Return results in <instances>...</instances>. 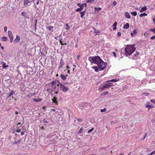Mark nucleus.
I'll return each mask as SVG.
<instances>
[{"instance_id":"a19ab883","label":"nucleus","mask_w":155,"mask_h":155,"mask_svg":"<svg viewBox=\"0 0 155 155\" xmlns=\"http://www.w3.org/2000/svg\"><path fill=\"white\" fill-rule=\"evenodd\" d=\"M143 94H144L146 96H148L149 95V93L148 92H146L144 93Z\"/></svg>"},{"instance_id":"cd10ccee","label":"nucleus","mask_w":155,"mask_h":155,"mask_svg":"<svg viewBox=\"0 0 155 155\" xmlns=\"http://www.w3.org/2000/svg\"><path fill=\"white\" fill-rule=\"evenodd\" d=\"M2 40L3 41H6L8 40L7 37L3 36L2 38Z\"/></svg>"},{"instance_id":"7ed1b4c3","label":"nucleus","mask_w":155,"mask_h":155,"mask_svg":"<svg viewBox=\"0 0 155 155\" xmlns=\"http://www.w3.org/2000/svg\"><path fill=\"white\" fill-rule=\"evenodd\" d=\"M97 65L98 67L99 70L102 71L104 70L106 68L107 64L101 59V61L98 62Z\"/></svg>"},{"instance_id":"052dcab7","label":"nucleus","mask_w":155,"mask_h":155,"mask_svg":"<svg viewBox=\"0 0 155 155\" xmlns=\"http://www.w3.org/2000/svg\"><path fill=\"white\" fill-rule=\"evenodd\" d=\"M116 29H117L116 27H114V28H113V30H115Z\"/></svg>"},{"instance_id":"4d7b16f0","label":"nucleus","mask_w":155,"mask_h":155,"mask_svg":"<svg viewBox=\"0 0 155 155\" xmlns=\"http://www.w3.org/2000/svg\"><path fill=\"white\" fill-rule=\"evenodd\" d=\"M51 111H53L54 112H55V110L54 109H52L51 110Z\"/></svg>"},{"instance_id":"338daca9","label":"nucleus","mask_w":155,"mask_h":155,"mask_svg":"<svg viewBox=\"0 0 155 155\" xmlns=\"http://www.w3.org/2000/svg\"><path fill=\"white\" fill-rule=\"evenodd\" d=\"M21 124V122L18 123L17 124V126L18 127L19 125H20Z\"/></svg>"},{"instance_id":"8fccbe9b","label":"nucleus","mask_w":155,"mask_h":155,"mask_svg":"<svg viewBox=\"0 0 155 155\" xmlns=\"http://www.w3.org/2000/svg\"><path fill=\"white\" fill-rule=\"evenodd\" d=\"M117 35L119 36H120L121 35V33L120 32H117Z\"/></svg>"},{"instance_id":"5fc2aeb1","label":"nucleus","mask_w":155,"mask_h":155,"mask_svg":"<svg viewBox=\"0 0 155 155\" xmlns=\"http://www.w3.org/2000/svg\"><path fill=\"white\" fill-rule=\"evenodd\" d=\"M77 5L79 6V7H80L81 6V4L80 3H78V4H77Z\"/></svg>"},{"instance_id":"e2e57ef3","label":"nucleus","mask_w":155,"mask_h":155,"mask_svg":"<svg viewBox=\"0 0 155 155\" xmlns=\"http://www.w3.org/2000/svg\"><path fill=\"white\" fill-rule=\"evenodd\" d=\"M24 132H21V135H24Z\"/></svg>"},{"instance_id":"09e8293b","label":"nucleus","mask_w":155,"mask_h":155,"mask_svg":"<svg viewBox=\"0 0 155 155\" xmlns=\"http://www.w3.org/2000/svg\"><path fill=\"white\" fill-rule=\"evenodd\" d=\"M112 53L113 54L114 56V57L116 56V54L115 52L113 51Z\"/></svg>"},{"instance_id":"423d86ee","label":"nucleus","mask_w":155,"mask_h":155,"mask_svg":"<svg viewBox=\"0 0 155 155\" xmlns=\"http://www.w3.org/2000/svg\"><path fill=\"white\" fill-rule=\"evenodd\" d=\"M87 4L84 3L81 4V6L80 7V8H78L76 9L75 11L77 12H80L82 10L84 6L87 8Z\"/></svg>"},{"instance_id":"864d4df0","label":"nucleus","mask_w":155,"mask_h":155,"mask_svg":"<svg viewBox=\"0 0 155 155\" xmlns=\"http://www.w3.org/2000/svg\"><path fill=\"white\" fill-rule=\"evenodd\" d=\"M77 120L79 122H81L82 121V120L81 119H77Z\"/></svg>"},{"instance_id":"bf43d9fd","label":"nucleus","mask_w":155,"mask_h":155,"mask_svg":"<svg viewBox=\"0 0 155 155\" xmlns=\"http://www.w3.org/2000/svg\"><path fill=\"white\" fill-rule=\"evenodd\" d=\"M30 95H31V96H34L35 95V94L34 93H31L30 94Z\"/></svg>"},{"instance_id":"13d9d810","label":"nucleus","mask_w":155,"mask_h":155,"mask_svg":"<svg viewBox=\"0 0 155 155\" xmlns=\"http://www.w3.org/2000/svg\"><path fill=\"white\" fill-rule=\"evenodd\" d=\"M153 22H155V16L154 17V18L153 19Z\"/></svg>"},{"instance_id":"a18cd8bd","label":"nucleus","mask_w":155,"mask_h":155,"mask_svg":"<svg viewBox=\"0 0 155 155\" xmlns=\"http://www.w3.org/2000/svg\"><path fill=\"white\" fill-rule=\"evenodd\" d=\"M155 39V35L153 36H152L150 38V39L151 40H154Z\"/></svg>"},{"instance_id":"c9c22d12","label":"nucleus","mask_w":155,"mask_h":155,"mask_svg":"<svg viewBox=\"0 0 155 155\" xmlns=\"http://www.w3.org/2000/svg\"><path fill=\"white\" fill-rule=\"evenodd\" d=\"M155 153V150L153 151L152 152L150 153H149L148 155H151Z\"/></svg>"},{"instance_id":"6ab92c4d","label":"nucleus","mask_w":155,"mask_h":155,"mask_svg":"<svg viewBox=\"0 0 155 155\" xmlns=\"http://www.w3.org/2000/svg\"><path fill=\"white\" fill-rule=\"evenodd\" d=\"M33 100L35 101L36 102H38L39 101H41L42 100V98H38V99H36V98H34L33 99Z\"/></svg>"},{"instance_id":"6e6d98bb","label":"nucleus","mask_w":155,"mask_h":155,"mask_svg":"<svg viewBox=\"0 0 155 155\" xmlns=\"http://www.w3.org/2000/svg\"><path fill=\"white\" fill-rule=\"evenodd\" d=\"M20 139L19 140V141H18V142H16V141H15L14 143H15V144H17L18 142H19V141H20Z\"/></svg>"},{"instance_id":"f8f14e48","label":"nucleus","mask_w":155,"mask_h":155,"mask_svg":"<svg viewBox=\"0 0 155 155\" xmlns=\"http://www.w3.org/2000/svg\"><path fill=\"white\" fill-rule=\"evenodd\" d=\"M1 64L3 65L2 68H6L8 67V65H6V63L3 61H1Z\"/></svg>"},{"instance_id":"49530a36","label":"nucleus","mask_w":155,"mask_h":155,"mask_svg":"<svg viewBox=\"0 0 155 155\" xmlns=\"http://www.w3.org/2000/svg\"><path fill=\"white\" fill-rule=\"evenodd\" d=\"M21 129H17L16 130V132H17L18 133H19V132H21Z\"/></svg>"},{"instance_id":"0e129e2a","label":"nucleus","mask_w":155,"mask_h":155,"mask_svg":"<svg viewBox=\"0 0 155 155\" xmlns=\"http://www.w3.org/2000/svg\"><path fill=\"white\" fill-rule=\"evenodd\" d=\"M147 133H146L145 135V136L144 137L143 139H145V137H146L147 135Z\"/></svg>"},{"instance_id":"aec40b11","label":"nucleus","mask_w":155,"mask_h":155,"mask_svg":"<svg viewBox=\"0 0 155 155\" xmlns=\"http://www.w3.org/2000/svg\"><path fill=\"white\" fill-rule=\"evenodd\" d=\"M8 35L9 38H11L13 36L12 32L11 31L8 30Z\"/></svg>"},{"instance_id":"6e6552de","label":"nucleus","mask_w":155,"mask_h":155,"mask_svg":"<svg viewBox=\"0 0 155 155\" xmlns=\"http://www.w3.org/2000/svg\"><path fill=\"white\" fill-rule=\"evenodd\" d=\"M54 96L53 97V98L52 99V102L54 103L56 105H57L58 104V102L57 101V98L56 97V95H54Z\"/></svg>"},{"instance_id":"58836bf2","label":"nucleus","mask_w":155,"mask_h":155,"mask_svg":"<svg viewBox=\"0 0 155 155\" xmlns=\"http://www.w3.org/2000/svg\"><path fill=\"white\" fill-rule=\"evenodd\" d=\"M106 108H105L103 109H101V112H103L106 111Z\"/></svg>"},{"instance_id":"473e14b6","label":"nucleus","mask_w":155,"mask_h":155,"mask_svg":"<svg viewBox=\"0 0 155 155\" xmlns=\"http://www.w3.org/2000/svg\"><path fill=\"white\" fill-rule=\"evenodd\" d=\"M94 129V128L93 127H92L91 129L89 130H88L87 131V133L89 134L90 133H91L93 130Z\"/></svg>"},{"instance_id":"4c0bfd02","label":"nucleus","mask_w":155,"mask_h":155,"mask_svg":"<svg viewBox=\"0 0 155 155\" xmlns=\"http://www.w3.org/2000/svg\"><path fill=\"white\" fill-rule=\"evenodd\" d=\"M65 25L67 27L65 28V29L67 30H68L69 29V28H70V27L68 25V24H66Z\"/></svg>"},{"instance_id":"412c9836","label":"nucleus","mask_w":155,"mask_h":155,"mask_svg":"<svg viewBox=\"0 0 155 155\" xmlns=\"http://www.w3.org/2000/svg\"><path fill=\"white\" fill-rule=\"evenodd\" d=\"M119 80V79L117 78V79H112V80L108 81H107V82H116L117 81H118Z\"/></svg>"},{"instance_id":"5701e85b","label":"nucleus","mask_w":155,"mask_h":155,"mask_svg":"<svg viewBox=\"0 0 155 155\" xmlns=\"http://www.w3.org/2000/svg\"><path fill=\"white\" fill-rule=\"evenodd\" d=\"M92 68L94 69L96 72L98 71V67L97 66H93Z\"/></svg>"},{"instance_id":"f3484780","label":"nucleus","mask_w":155,"mask_h":155,"mask_svg":"<svg viewBox=\"0 0 155 155\" xmlns=\"http://www.w3.org/2000/svg\"><path fill=\"white\" fill-rule=\"evenodd\" d=\"M137 33V30H134L133 31V32L131 33V35L132 37H133L134 36L135 34H136Z\"/></svg>"},{"instance_id":"20e7f679","label":"nucleus","mask_w":155,"mask_h":155,"mask_svg":"<svg viewBox=\"0 0 155 155\" xmlns=\"http://www.w3.org/2000/svg\"><path fill=\"white\" fill-rule=\"evenodd\" d=\"M113 85V83H110L105 85H103L101 88H99V90L101 89V90H103L105 88H108L112 86Z\"/></svg>"},{"instance_id":"f03ea898","label":"nucleus","mask_w":155,"mask_h":155,"mask_svg":"<svg viewBox=\"0 0 155 155\" xmlns=\"http://www.w3.org/2000/svg\"><path fill=\"white\" fill-rule=\"evenodd\" d=\"M88 60L91 63L98 64V62L101 61V57L98 56L93 57H89L88 58Z\"/></svg>"},{"instance_id":"ea45409f","label":"nucleus","mask_w":155,"mask_h":155,"mask_svg":"<svg viewBox=\"0 0 155 155\" xmlns=\"http://www.w3.org/2000/svg\"><path fill=\"white\" fill-rule=\"evenodd\" d=\"M117 23L116 21L115 22L113 25V26H114V27H116L117 25Z\"/></svg>"},{"instance_id":"de8ad7c7","label":"nucleus","mask_w":155,"mask_h":155,"mask_svg":"<svg viewBox=\"0 0 155 155\" xmlns=\"http://www.w3.org/2000/svg\"><path fill=\"white\" fill-rule=\"evenodd\" d=\"M7 27L6 26H5L4 28V31L5 32H6L7 30Z\"/></svg>"},{"instance_id":"a878e982","label":"nucleus","mask_w":155,"mask_h":155,"mask_svg":"<svg viewBox=\"0 0 155 155\" xmlns=\"http://www.w3.org/2000/svg\"><path fill=\"white\" fill-rule=\"evenodd\" d=\"M85 10L84 11H81L80 12V14L81 15V18H83V16L84 15V13H85Z\"/></svg>"},{"instance_id":"37998d69","label":"nucleus","mask_w":155,"mask_h":155,"mask_svg":"<svg viewBox=\"0 0 155 155\" xmlns=\"http://www.w3.org/2000/svg\"><path fill=\"white\" fill-rule=\"evenodd\" d=\"M117 4V3L116 1H114L113 2V4L114 6H115Z\"/></svg>"},{"instance_id":"4468645a","label":"nucleus","mask_w":155,"mask_h":155,"mask_svg":"<svg viewBox=\"0 0 155 155\" xmlns=\"http://www.w3.org/2000/svg\"><path fill=\"white\" fill-rule=\"evenodd\" d=\"M147 10V8L146 6L142 7L140 10V12H143L146 11Z\"/></svg>"},{"instance_id":"774afa93","label":"nucleus","mask_w":155,"mask_h":155,"mask_svg":"<svg viewBox=\"0 0 155 155\" xmlns=\"http://www.w3.org/2000/svg\"><path fill=\"white\" fill-rule=\"evenodd\" d=\"M15 113L16 114H18V111H16L15 112Z\"/></svg>"},{"instance_id":"dca6fc26","label":"nucleus","mask_w":155,"mask_h":155,"mask_svg":"<svg viewBox=\"0 0 155 155\" xmlns=\"http://www.w3.org/2000/svg\"><path fill=\"white\" fill-rule=\"evenodd\" d=\"M101 8L100 7L98 8H97L96 7H95L94 8V9L95 11L96 12H97V13H98L100 10H101Z\"/></svg>"},{"instance_id":"f257e3e1","label":"nucleus","mask_w":155,"mask_h":155,"mask_svg":"<svg viewBox=\"0 0 155 155\" xmlns=\"http://www.w3.org/2000/svg\"><path fill=\"white\" fill-rule=\"evenodd\" d=\"M134 44L127 45L125 49V52L126 56L131 55L136 50Z\"/></svg>"},{"instance_id":"2f4dec72","label":"nucleus","mask_w":155,"mask_h":155,"mask_svg":"<svg viewBox=\"0 0 155 155\" xmlns=\"http://www.w3.org/2000/svg\"><path fill=\"white\" fill-rule=\"evenodd\" d=\"M83 128L82 127H81L80 128V130L78 131V133L79 134L83 132Z\"/></svg>"},{"instance_id":"bb28decb","label":"nucleus","mask_w":155,"mask_h":155,"mask_svg":"<svg viewBox=\"0 0 155 155\" xmlns=\"http://www.w3.org/2000/svg\"><path fill=\"white\" fill-rule=\"evenodd\" d=\"M147 15V14H146L145 13H143L141 14H140L139 16L140 17H142L143 16H146Z\"/></svg>"},{"instance_id":"1a4fd4ad","label":"nucleus","mask_w":155,"mask_h":155,"mask_svg":"<svg viewBox=\"0 0 155 155\" xmlns=\"http://www.w3.org/2000/svg\"><path fill=\"white\" fill-rule=\"evenodd\" d=\"M64 63L63 61V60L62 59H61L60 61V63L58 65L59 68L60 69L64 65Z\"/></svg>"},{"instance_id":"2eb2a0df","label":"nucleus","mask_w":155,"mask_h":155,"mask_svg":"<svg viewBox=\"0 0 155 155\" xmlns=\"http://www.w3.org/2000/svg\"><path fill=\"white\" fill-rule=\"evenodd\" d=\"M46 28L50 31H53L54 29V27L53 26H48L46 27Z\"/></svg>"},{"instance_id":"a211bd4d","label":"nucleus","mask_w":155,"mask_h":155,"mask_svg":"<svg viewBox=\"0 0 155 155\" xmlns=\"http://www.w3.org/2000/svg\"><path fill=\"white\" fill-rule=\"evenodd\" d=\"M125 16L127 18L130 19V13L128 12H126L125 13Z\"/></svg>"},{"instance_id":"72a5a7b5","label":"nucleus","mask_w":155,"mask_h":155,"mask_svg":"<svg viewBox=\"0 0 155 155\" xmlns=\"http://www.w3.org/2000/svg\"><path fill=\"white\" fill-rule=\"evenodd\" d=\"M150 31L153 32L155 34V28L153 29L150 28Z\"/></svg>"},{"instance_id":"9b49d317","label":"nucleus","mask_w":155,"mask_h":155,"mask_svg":"<svg viewBox=\"0 0 155 155\" xmlns=\"http://www.w3.org/2000/svg\"><path fill=\"white\" fill-rule=\"evenodd\" d=\"M20 38L19 36L17 35L16 36V38L14 40V42L15 43H16L20 41Z\"/></svg>"},{"instance_id":"39448f33","label":"nucleus","mask_w":155,"mask_h":155,"mask_svg":"<svg viewBox=\"0 0 155 155\" xmlns=\"http://www.w3.org/2000/svg\"><path fill=\"white\" fill-rule=\"evenodd\" d=\"M60 86L61 90L64 92L67 91L69 88L68 87H66L64 85L62 84V83L59 84Z\"/></svg>"},{"instance_id":"7c9ffc66","label":"nucleus","mask_w":155,"mask_h":155,"mask_svg":"<svg viewBox=\"0 0 155 155\" xmlns=\"http://www.w3.org/2000/svg\"><path fill=\"white\" fill-rule=\"evenodd\" d=\"M108 93V91H106L105 92H104L103 93H102L101 94V95H106Z\"/></svg>"},{"instance_id":"79ce46f5","label":"nucleus","mask_w":155,"mask_h":155,"mask_svg":"<svg viewBox=\"0 0 155 155\" xmlns=\"http://www.w3.org/2000/svg\"><path fill=\"white\" fill-rule=\"evenodd\" d=\"M140 54V53L139 52L136 51L135 54H134L135 56H136L137 55H139Z\"/></svg>"},{"instance_id":"4be33fe9","label":"nucleus","mask_w":155,"mask_h":155,"mask_svg":"<svg viewBox=\"0 0 155 155\" xmlns=\"http://www.w3.org/2000/svg\"><path fill=\"white\" fill-rule=\"evenodd\" d=\"M15 92L13 90L9 94L8 96V98H9L10 97L12 96L14 94Z\"/></svg>"},{"instance_id":"9d476101","label":"nucleus","mask_w":155,"mask_h":155,"mask_svg":"<svg viewBox=\"0 0 155 155\" xmlns=\"http://www.w3.org/2000/svg\"><path fill=\"white\" fill-rule=\"evenodd\" d=\"M31 1H29V0H24L23 5L25 6H26L28 4L31 3Z\"/></svg>"},{"instance_id":"0eeeda50","label":"nucleus","mask_w":155,"mask_h":155,"mask_svg":"<svg viewBox=\"0 0 155 155\" xmlns=\"http://www.w3.org/2000/svg\"><path fill=\"white\" fill-rule=\"evenodd\" d=\"M145 107L146 108H149V109L150 108H154V106L152 104H150V103L149 102H147L145 105Z\"/></svg>"},{"instance_id":"69168bd1","label":"nucleus","mask_w":155,"mask_h":155,"mask_svg":"<svg viewBox=\"0 0 155 155\" xmlns=\"http://www.w3.org/2000/svg\"><path fill=\"white\" fill-rule=\"evenodd\" d=\"M75 47L77 48L78 47V45L77 44H76L75 46Z\"/></svg>"},{"instance_id":"ddd939ff","label":"nucleus","mask_w":155,"mask_h":155,"mask_svg":"<svg viewBox=\"0 0 155 155\" xmlns=\"http://www.w3.org/2000/svg\"><path fill=\"white\" fill-rule=\"evenodd\" d=\"M68 76L67 75H63V74H61L60 75V78H61L63 80H65L67 78V76Z\"/></svg>"},{"instance_id":"c03bdc74","label":"nucleus","mask_w":155,"mask_h":155,"mask_svg":"<svg viewBox=\"0 0 155 155\" xmlns=\"http://www.w3.org/2000/svg\"><path fill=\"white\" fill-rule=\"evenodd\" d=\"M9 38L10 39V42H12L13 40V37L12 36L11 38Z\"/></svg>"},{"instance_id":"e433bc0d","label":"nucleus","mask_w":155,"mask_h":155,"mask_svg":"<svg viewBox=\"0 0 155 155\" xmlns=\"http://www.w3.org/2000/svg\"><path fill=\"white\" fill-rule=\"evenodd\" d=\"M59 42H60V44L61 45H66V43H65L64 44H63V43H62V41H61V39H60V40H59Z\"/></svg>"},{"instance_id":"603ef678","label":"nucleus","mask_w":155,"mask_h":155,"mask_svg":"<svg viewBox=\"0 0 155 155\" xmlns=\"http://www.w3.org/2000/svg\"><path fill=\"white\" fill-rule=\"evenodd\" d=\"M37 22V20H36L35 23V29H36V26Z\"/></svg>"},{"instance_id":"680f3d73","label":"nucleus","mask_w":155,"mask_h":155,"mask_svg":"<svg viewBox=\"0 0 155 155\" xmlns=\"http://www.w3.org/2000/svg\"><path fill=\"white\" fill-rule=\"evenodd\" d=\"M41 129L42 130H44L45 129L44 128V127L43 126H42L41 127Z\"/></svg>"},{"instance_id":"f704fd0d","label":"nucleus","mask_w":155,"mask_h":155,"mask_svg":"<svg viewBox=\"0 0 155 155\" xmlns=\"http://www.w3.org/2000/svg\"><path fill=\"white\" fill-rule=\"evenodd\" d=\"M47 91L48 92H50V94H51V96H53V94L52 93V92H51V90L49 88H48L47 90Z\"/></svg>"},{"instance_id":"3c124183","label":"nucleus","mask_w":155,"mask_h":155,"mask_svg":"<svg viewBox=\"0 0 155 155\" xmlns=\"http://www.w3.org/2000/svg\"><path fill=\"white\" fill-rule=\"evenodd\" d=\"M144 35L145 36V37H147L148 35V34L147 32H145L144 34Z\"/></svg>"},{"instance_id":"c756f323","label":"nucleus","mask_w":155,"mask_h":155,"mask_svg":"<svg viewBox=\"0 0 155 155\" xmlns=\"http://www.w3.org/2000/svg\"><path fill=\"white\" fill-rule=\"evenodd\" d=\"M131 13L134 16H136L137 15V13L136 12H131Z\"/></svg>"},{"instance_id":"c85d7f7f","label":"nucleus","mask_w":155,"mask_h":155,"mask_svg":"<svg viewBox=\"0 0 155 155\" xmlns=\"http://www.w3.org/2000/svg\"><path fill=\"white\" fill-rule=\"evenodd\" d=\"M94 1V0H88L86 2L88 3H91Z\"/></svg>"},{"instance_id":"b1692460","label":"nucleus","mask_w":155,"mask_h":155,"mask_svg":"<svg viewBox=\"0 0 155 155\" xmlns=\"http://www.w3.org/2000/svg\"><path fill=\"white\" fill-rule=\"evenodd\" d=\"M22 16H24L25 18H28L27 16L26 15V13L25 12H22L21 13Z\"/></svg>"},{"instance_id":"393cba45","label":"nucleus","mask_w":155,"mask_h":155,"mask_svg":"<svg viewBox=\"0 0 155 155\" xmlns=\"http://www.w3.org/2000/svg\"><path fill=\"white\" fill-rule=\"evenodd\" d=\"M129 27V25L128 23H127L126 24H125L124 26V28L125 29H127Z\"/></svg>"}]
</instances>
